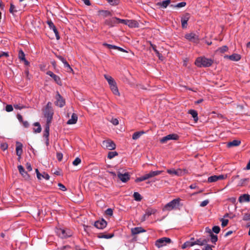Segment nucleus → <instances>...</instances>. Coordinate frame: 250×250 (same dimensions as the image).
Instances as JSON below:
<instances>
[{
    "label": "nucleus",
    "instance_id": "obj_16",
    "mask_svg": "<svg viewBox=\"0 0 250 250\" xmlns=\"http://www.w3.org/2000/svg\"><path fill=\"white\" fill-rule=\"evenodd\" d=\"M240 203L249 202L250 201V196L248 194H244L241 195L238 199Z\"/></svg>",
    "mask_w": 250,
    "mask_h": 250
},
{
    "label": "nucleus",
    "instance_id": "obj_38",
    "mask_svg": "<svg viewBox=\"0 0 250 250\" xmlns=\"http://www.w3.org/2000/svg\"><path fill=\"white\" fill-rule=\"evenodd\" d=\"M133 197L135 200L137 201H140L142 198L140 194L137 192H135L133 194Z\"/></svg>",
    "mask_w": 250,
    "mask_h": 250
},
{
    "label": "nucleus",
    "instance_id": "obj_50",
    "mask_svg": "<svg viewBox=\"0 0 250 250\" xmlns=\"http://www.w3.org/2000/svg\"><path fill=\"white\" fill-rule=\"evenodd\" d=\"M81 160L79 158L77 157L73 162V165L74 166H77L79 164H80L81 163Z\"/></svg>",
    "mask_w": 250,
    "mask_h": 250
},
{
    "label": "nucleus",
    "instance_id": "obj_10",
    "mask_svg": "<svg viewBox=\"0 0 250 250\" xmlns=\"http://www.w3.org/2000/svg\"><path fill=\"white\" fill-rule=\"evenodd\" d=\"M53 115V109H48L45 108L44 110V115L47 118V124H49L51 123Z\"/></svg>",
    "mask_w": 250,
    "mask_h": 250
},
{
    "label": "nucleus",
    "instance_id": "obj_64",
    "mask_svg": "<svg viewBox=\"0 0 250 250\" xmlns=\"http://www.w3.org/2000/svg\"><path fill=\"white\" fill-rule=\"evenodd\" d=\"M202 250H212V247L209 245H207Z\"/></svg>",
    "mask_w": 250,
    "mask_h": 250
},
{
    "label": "nucleus",
    "instance_id": "obj_35",
    "mask_svg": "<svg viewBox=\"0 0 250 250\" xmlns=\"http://www.w3.org/2000/svg\"><path fill=\"white\" fill-rule=\"evenodd\" d=\"M209 234L211 237V242H212L213 243H215L218 240L217 236L216 235L213 234L211 230H209Z\"/></svg>",
    "mask_w": 250,
    "mask_h": 250
},
{
    "label": "nucleus",
    "instance_id": "obj_43",
    "mask_svg": "<svg viewBox=\"0 0 250 250\" xmlns=\"http://www.w3.org/2000/svg\"><path fill=\"white\" fill-rule=\"evenodd\" d=\"M19 58L21 61L24 60V59H25V54L22 50H20L19 51Z\"/></svg>",
    "mask_w": 250,
    "mask_h": 250
},
{
    "label": "nucleus",
    "instance_id": "obj_29",
    "mask_svg": "<svg viewBox=\"0 0 250 250\" xmlns=\"http://www.w3.org/2000/svg\"><path fill=\"white\" fill-rule=\"evenodd\" d=\"M156 212V209L154 208H147L146 209L145 213H146V215H147V216L149 217L151 215L155 214Z\"/></svg>",
    "mask_w": 250,
    "mask_h": 250
},
{
    "label": "nucleus",
    "instance_id": "obj_27",
    "mask_svg": "<svg viewBox=\"0 0 250 250\" xmlns=\"http://www.w3.org/2000/svg\"><path fill=\"white\" fill-rule=\"evenodd\" d=\"M170 0H166L162 2H158L157 4L162 8H166L170 4Z\"/></svg>",
    "mask_w": 250,
    "mask_h": 250
},
{
    "label": "nucleus",
    "instance_id": "obj_5",
    "mask_svg": "<svg viewBox=\"0 0 250 250\" xmlns=\"http://www.w3.org/2000/svg\"><path fill=\"white\" fill-rule=\"evenodd\" d=\"M102 146L104 148L107 149L108 150H113L116 148V145L113 141L111 140H106L103 141L102 142Z\"/></svg>",
    "mask_w": 250,
    "mask_h": 250
},
{
    "label": "nucleus",
    "instance_id": "obj_25",
    "mask_svg": "<svg viewBox=\"0 0 250 250\" xmlns=\"http://www.w3.org/2000/svg\"><path fill=\"white\" fill-rule=\"evenodd\" d=\"M208 241L206 239L200 238L197 239L196 241L193 240L194 245H198L199 246H203L206 244Z\"/></svg>",
    "mask_w": 250,
    "mask_h": 250
},
{
    "label": "nucleus",
    "instance_id": "obj_28",
    "mask_svg": "<svg viewBox=\"0 0 250 250\" xmlns=\"http://www.w3.org/2000/svg\"><path fill=\"white\" fill-rule=\"evenodd\" d=\"M188 113L191 115L192 117L194 118V120L197 122L198 120V113L196 111L194 110H189Z\"/></svg>",
    "mask_w": 250,
    "mask_h": 250
},
{
    "label": "nucleus",
    "instance_id": "obj_21",
    "mask_svg": "<svg viewBox=\"0 0 250 250\" xmlns=\"http://www.w3.org/2000/svg\"><path fill=\"white\" fill-rule=\"evenodd\" d=\"M18 168L19 171V172L22 175V176L24 178H25L26 179L29 178V176L28 174L26 171H25L24 169L22 166H18Z\"/></svg>",
    "mask_w": 250,
    "mask_h": 250
},
{
    "label": "nucleus",
    "instance_id": "obj_15",
    "mask_svg": "<svg viewBox=\"0 0 250 250\" xmlns=\"http://www.w3.org/2000/svg\"><path fill=\"white\" fill-rule=\"evenodd\" d=\"M46 74L52 77L58 84L61 85V81L60 78L58 76L55 75L50 71L47 72Z\"/></svg>",
    "mask_w": 250,
    "mask_h": 250
},
{
    "label": "nucleus",
    "instance_id": "obj_20",
    "mask_svg": "<svg viewBox=\"0 0 250 250\" xmlns=\"http://www.w3.org/2000/svg\"><path fill=\"white\" fill-rule=\"evenodd\" d=\"M193 240H194V238L193 237L191 238L189 241L186 242L182 245V248L184 249L194 246Z\"/></svg>",
    "mask_w": 250,
    "mask_h": 250
},
{
    "label": "nucleus",
    "instance_id": "obj_22",
    "mask_svg": "<svg viewBox=\"0 0 250 250\" xmlns=\"http://www.w3.org/2000/svg\"><path fill=\"white\" fill-rule=\"evenodd\" d=\"M126 25L130 28H136L139 27V23L135 20H127Z\"/></svg>",
    "mask_w": 250,
    "mask_h": 250
},
{
    "label": "nucleus",
    "instance_id": "obj_54",
    "mask_svg": "<svg viewBox=\"0 0 250 250\" xmlns=\"http://www.w3.org/2000/svg\"><path fill=\"white\" fill-rule=\"evenodd\" d=\"M42 178L48 180L49 179L50 176L47 173L43 172L42 174H41V178Z\"/></svg>",
    "mask_w": 250,
    "mask_h": 250
},
{
    "label": "nucleus",
    "instance_id": "obj_40",
    "mask_svg": "<svg viewBox=\"0 0 250 250\" xmlns=\"http://www.w3.org/2000/svg\"><path fill=\"white\" fill-rule=\"evenodd\" d=\"M17 10L16 9L15 6L12 3H10V7L9 9V12L12 14L13 15H14L15 13L17 12Z\"/></svg>",
    "mask_w": 250,
    "mask_h": 250
},
{
    "label": "nucleus",
    "instance_id": "obj_17",
    "mask_svg": "<svg viewBox=\"0 0 250 250\" xmlns=\"http://www.w3.org/2000/svg\"><path fill=\"white\" fill-rule=\"evenodd\" d=\"M131 233L132 235H136L141 232H145L146 230L142 227H135L131 229Z\"/></svg>",
    "mask_w": 250,
    "mask_h": 250
},
{
    "label": "nucleus",
    "instance_id": "obj_30",
    "mask_svg": "<svg viewBox=\"0 0 250 250\" xmlns=\"http://www.w3.org/2000/svg\"><path fill=\"white\" fill-rule=\"evenodd\" d=\"M110 88L114 95L120 96V94L117 86V84L112 85V86L110 87Z\"/></svg>",
    "mask_w": 250,
    "mask_h": 250
},
{
    "label": "nucleus",
    "instance_id": "obj_51",
    "mask_svg": "<svg viewBox=\"0 0 250 250\" xmlns=\"http://www.w3.org/2000/svg\"><path fill=\"white\" fill-rule=\"evenodd\" d=\"M145 180H146V178L145 176L144 175H143V176H142L141 177L137 178L135 181L136 182H142V181H145Z\"/></svg>",
    "mask_w": 250,
    "mask_h": 250
},
{
    "label": "nucleus",
    "instance_id": "obj_62",
    "mask_svg": "<svg viewBox=\"0 0 250 250\" xmlns=\"http://www.w3.org/2000/svg\"><path fill=\"white\" fill-rule=\"evenodd\" d=\"M53 32H54L55 34V36H56V39L57 40H59L60 37V36H59V32L57 29V28H55L53 30Z\"/></svg>",
    "mask_w": 250,
    "mask_h": 250
},
{
    "label": "nucleus",
    "instance_id": "obj_24",
    "mask_svg": "<svg viewBox=\"0 0 250 250\" xmlns=\"http://www.w3.org/2000/svg\"><path fill=\"white\" fill-rule=\"evenodd\" d=\"M22 145L19 142H17V146L16 148L17 155L20 157L22 153Z\"/></svg>",
    "mask_w": 250,
    "mask_h": 250
},
{
    "label": "nucleus",
    "instance_id": "obj_58",
    "mask_svg": "<svg viewBox=\"0 0 250 250\" xmlns=\"http://www.w3.org/2000/svg\"><path fill=\"white\" fill-rule=\"evenodd\" d=\"M14 107H15V109H21L25 107V106L21 105L20 104H14Z\"/></svg>",
    "mask_w": 250,
    "mask_h": 250
},
{
    "label": "nucleus",
    "instance_id": "obj_14",
    "mask_svg": "<svg viewBox=\"0 0 250 250\" xmlns=\"http://www.w3.org/2000/svg\"><path fill=\"white\" fill-rule=\"evenodd\" d=\"M162 172L163 171L161 170L150 171L149 173L145 174V176L146 180H147L161 174Z\"/></svg>",
    "mask_w": 250,
    "mask_h": 250
},
{
    "label": "nucleus",
    "instance_id": "obj_19",
    "mask_svg": "<svg viewBox=\"0 0 250 250\" xmlns=\"http://www.w3.org/2000/svg\"><path fill=\"white\" fill-rule=\"evenodd\" d=\"M117 18L113 17L110 19L106 20L105 22L107 25L112 27L117 23Z\"/></svg>",
    "mask_w": 250,
    "mask_h": 250
},
{
    "label": "nucleus",
    "instance_id": "obj_46",
    "mask_svg": "<svg viewBox=\"0 0 250 250\" xmlns=\"http://www.w3.org/2000/svg\"><path fill=\"white\" fill-rule=\"evenodd\" d=\"M64 66L67 68V71L68 72H72L73 69L70 67V65L68 64V63L66 62V61L64 62H63Z\"/></svg>",
    "mask_w": 250,
    "mask_h": 250
},
{
    "label": "nucleus",
    "instance_id": "obj_26",
    "mask_svg": "<svg viewBox=\"0 0 250 250\" xmlns=\"http://www.w3.org/2000/svg\"><path fill=\"white\" fill-rule=\"evenodd\" d=\"M241 141L238 140H234L231 142H229L228 143L227 146L229 147H230L232 146H238L240 145Z\"/></svg>",
    "mask_w": 250,
    "mask_h": 250
},
{
    "label": "nucleus",
    "instance_id": "obj_55",
    "mask_svg": "<svg viewBox=\"0 0 250 250\" xmlns=\"http://www.w3.org/2000/svg\"><path fill=\"white\" fill-rule=\"evenodd\" d=\"M117 23H122L125 25H126L127 20H124V19H121L117 18Z\"/></svg>",
    "mask_w": 250,
    "mask_h": 250
},
{
    "label": "nucleus",
    "instance_id": "obj_47",
    "mask_svg": "<svg viewBox=\"0 0 250 250\" xmlns=\"http://www.w3.org/2000/svg\"><path fill=\"white\" fill-rule=\"evenodd\" d=\"M220 221L222 222L221 226L222 227H226L228 225L229 222V220L228 219H225L223 218L220 219Z\"/></svg>",
    "mask_w": 250,
    "mask_h": 250
},
{
    "label": "nucleus",
    "instance_id": "obj_63",
    "mask_svg": "<svg viewBox=\"0 0 250 250\" xmlns=\"http://www.w3.org/2000/svg\"><path fill=\"white\" fill-rule=\"evenodd\" d=\"M63 155L62 153H57V158L59 161H61L62 159Z\"/></svg>",
    "mask_w": 250,
    "mask_h": 250
},
{
    "label": "nucleus",
    "instance_id": "obj_2",
    "mask_svg": "<svg viewBox=\"0 0 250 250\" xmlns=\"http://www.w3.org/2000/svg\"><path fill=\"white\" fill-rule=\"evenodd\" d=\"M57 234L62 238H66L71 236V233L68 229H64L57 228L56 230Z\"/></svg>",
    "mask_w": 250,
    "mask_h": 250
},
{
    "label": "nucleus",
    "instance_id": "obj_6",
    "mask_svg": "<svg viewBox=\"0 0 250 250\" xmlns=\"http://www.w3.org/2000/svg\"><path fill=\"white\" fill-rule=\"evenodd\" d=\"M55 99L56 100V102H55L56 105L59 106L60 107H62L65 105V102L64 99L58 91L57 92Z\"/></svg>",
    "mask_w": 250,
    "mask_h": 250
},
{
    "label": "nucleus",
    "instance_id": "obj_53",
    "mask_svg": "<svg viewBox=\"0 0 250 250\" xmlns=\"http://www.w3.org/2000/svg\"><path fill=\"white\" fill-rule=\"evenodd\" d=\"M167 172L169 174L176 175V170L174 169H170L167 170Z\"/></svg>",
    "mask_w": 250,
    "mask_h": 250
},
{
    "label": "nucleus",
    "instance_id": "obj_9",
    "mask_svg": "<svg viewBox=\"0 0 250 250\" xmlns=\"http://www.w3.org/2000/svg\"><path fill=\"white\" fill-rule=\"evenodd\" d=\"M117 176L120 180L124 183L126 182L130 179V175L128 172L122 173L120 171H118Z\"/></svg>",
    "mask_w": 250,
    "mask_h": 250
},
{
    "label": "nucleus",
    "instance_id": "obj_42",
    "mask_svg": "<svg viewBox=\"0 0 250 250\" xmlns=\"http://www.w3.org/2000/svg\"><path fill=\"white\" fill-rule=\"evenodd\" d=\"M186 5V3L185 2H181L178 3L176 5H170L171 7H177V8H181L185 6Z\"/></svg>",
    "mask_w": 250,
    "mask_h": 250
},
{
    "label": "nucleus",
    "instance_id": "obj_3",
    "mask_svg": "<svg viewBox=\"0 0 250 250\" xmlns=\"http://www.w3.org/2000/svg\"><path fill=\"white\" fill-rule=\"evenodd\" d=\"M179 199H174L170 202L167 204L164 207V210H171L175 208L179 204Z\"/></svg>",
    "mask_w": 250,
    "mask_h": 250
},
{
    "label": "nucleus",
    "instance_id": "obj_49",
    "mask_svg": "<svg viewBox=\"0 0 250 250\" xmlns=\"http://www.w3.org/2000/svg\"><path fill=\"white\" fill-rule=\"evenodd\" d=\"M212 230L214 233L218 234L219 233V232L220 231V228L219 226H215L212 228Z\"/></svg>",
    "mask_w": 250,
    "mask_h": 250
},
{
    "label": "nucleus",
    "instance_id": "obj_8",
    "mask_svg": "<svg viewBox=\"0 0 250 250\" xmlns=\"http://www.w3.org/2000/svg\"><path fill=\"white\" fill-rule=\"evenodd\" d=\"M178 138V136L177 134H169L166 136H165L163 137L160 140V142L162 144L166 143L167 142L168 140H176Z\"/></svg>",
    "mask_w": 250,
    "mask_h": 250
},
{
    "label": "nucleus",
    "instance_id": "obj_32",
    "mask_svg": "<svg viewBox=\"0 0 250 250\" xmlns=\"http://www.w3.org/2000/svg\"><path fill=\"white\" fill-rule=\"evenodd\" d=\"M176 175L181 176L188 172V170L186 169H178L176 170Z\"/></svg>",
    "mask_w": 250,
    "mask_h": 250
},
{
    "label": "nucleus",
    "instance_id": "obj_57",
    "mask_svg": "<svg viewBox=\"0 0 250 250\" xmlns=\"http://www.w3.org/2000/svg\"><path fill=\"white\" fill-rule=\"evenodd\" d=\"M209 203L208 200H205L202 202L200 205V206L201 207H204L206 206Z\"/></svg>",
    "mask_w": 250,
    "mask_h": 250
},
{
    "label": "nucleus",
    "instance_id": "obj_31",
    "mask_svg": "<svg viewBox=\"0 0 250 250\" xmlns=\"http://www.w3.org/2000/svg\"><path fill=\"white\" fill-rule=\"evenodd\" d=\"M99 14L104 17H106L111 16V13L107 10H101L99 11Z\"/></svg>",
    "mask_w": 250,
    "mask_h": 250
},
{
    "label": "nucleus",
    "instance_id": "obj_4",
    "mask_svg": "<svg viewBox=\"0 0 250 250\" xmlns=\"http://www.w3.org/2000/svg\"><path fill=\"white\" fill-rule=\"evenodd\" d=\"M171 239L168 237H163L156 240L155 245L158 248L166 246L171 243Z\"/></svg>",
    "mask_w": 250,
    "mask_h": 250
},
{
    "label": "nucleus",
    "instance_id": "obj_37",
    "mask_svg": "<svg viewBox=\"0 0 250 250\" xmlns=\"http://www.w3.org/2000/svg\"><path fill=\"white\" fill-rule=\"evenodd\" d=\"M249 181V178H244L242 179L239 181L238 183V185L240 186H243L247 184L248 182Z\"/></svg>",
    "mask_w": 250,
    "mask_h": 250
},
{
    "label": "nucleus",
    "instance_id": "obj_23",
    "mask_svg": "<svg viewBox=\"0 0 250 250\" xmlns=\"http://www.w3.org/2000/svg\"><path fill=\"white\" fill-rule=\"evenodd\" d=\"M78 120V116L75 113H73L71 119L68 120L67 122V125H73L76 123Z\"/></svg>",
    "mask_w": 250,
    "mask_h": 250
},
{
    "label": "nucleus",
    "instance_id": "obj_34",
    "mask_svg": "<svg viewBox=\"0 0 250 250\" xmlns=\"http://www.w3.org/2000/svg\"><path fill=\"white\" fill-rule=\"evenodd\" d=\"M34 125L37 126L38 127L37 128H34V132L35 133H40L42 130L41 126L38 122H36L34 124Z\"/></svg>",
    "mask_w": 250,
    "mask_h": 250
},
{
    "label": "nucleus",
    "instance_id": "obj_1",
    "mask_svg": "<svg viewBox=\"0 0 250 250\" xmlns=\"http://www.w3.org/2000/svg\"><path fill=\"white\" fill-rule=\"evenodd\" d=\"M213 62V60L211 59L207 58L205 57H200L196 59L195 64L199 67H206L211 66Z\"/></svg>",
    "mask_w": 250,
    "mask_h": 250
},
{
    "label": "nucleus",
    "instance_id": "obj_45",
    "mask_svg": "<svg viewBox=\"0 0 250 250\" xmlns=\"http://www.w3.org/2000/svg\"><path fill=\"white\" fill-rule=\"evenodd\" d=\"M103 45L104 46L107 47L109 49H117V46L112 45L110 44H108L106 43H104Z\"/></svg>",
    "mask_w": 250,
    "mask_h": 250
},
{
    "label": "nucleus",
    "instance_id": "obj_59",
    "mask_svg": "<svg viewBox=\"0 0 250 250\" xmlns=\"http://www.w3.org/2000/svg\"><path fill=\"white\" fill-rule=\"evenodd\" d=\"M0 148L1 149L4 151L8 148V145L6 143H2L0 145Z\"/></svg>",
    "mask_w": 250,
    "mask_h": 250
},
{
    "label": "nucleus",
    "instance_id": "obj_7",
    "mask_svg": "<svg viewBox=\"0 0 250 250\" xmlns=\"http://www.w3.org/2000/svg\"><path fill=\"white\" fill-rule=\"evenodd\" d=\"M185 37L188 41L194 43H197L199 41L198 36L193 32L187 33Z\"/></svg>",
    "mask_w": 250,
    "mask_h": 250
},
{
    "label": "nucleus",
    "instance_id": "obj_44",
    "mask_svg": "<svg viewBox=\"0 0 250 250\" xmlns=\"http://www.w3.org/2000/svg\"><path fill=\"white\" fill-rule=\"evenodd\" d=\"M108 2L112 6H115L119 3V0H107Z\"/></svg>",
    "mask_w": 250,
    "mask_h": 250
},
{
    "label": "nucleus",
    "instance_id": "obj_12",
    "mask_svg": "<svg viewBox=\"0 0 250 250\" xmlns=\"http://www.w3.org/2000/svg\"><path fill=\"white\" fill-rule=\"evenodd\" d=\"M107 225L106 222L104 219L97 221L95 222L94 226L99 229H103Z\"/></svg>",
    "mask_w": 250,
    "mask_h": 250
},
{
    "label": "nucleus",
    "instance_id": "obj_61",
    "mask_svg": "<svg viewBox=\"0 0 250 250\" xmlns=\"http://www.w3.org/2000/svg\"><path fill=\"white\" fill-rule=\"evenodd\" d=\"M58 187H59V189L62 191L66 190V188H65V187L61 183L58 184Z\"/></svg>",
    "mask_w": 250,
    "mask_h": 250
},
{
    "label": "nucleus",
    "instance_id": "obj_39",
    "mask_svg": "<svg viewBox=\"0 0 250 250\" xmlns=\"http://www.w3.org/2000/svg\"><path fill=\"white\" fill-rule=\"evenodd\" d=\"M118 153L116 151H109L108 153L107 158L111 159L114 157L118 155Z\"/></svg>",
    "mask_w": 250,
    "mask_h": 250
},
{
    "label": "nucleus",
    "instance_id": "obj_36",
    "mask_svg": "<svg viewBox=\"0 0 250 250\" xmlns=\"http://www.w3.org/2000/svg\"><path fill=\"white\" fill-rule=\"evenodd\" d=\"M144 133V131L136 132L133 133L132 135V139L133 140H137L140 137V136Z\"/></svg>",
    "mask_w": 250,
    "mask_h": 250
},
{
    "label": "nucleus",
    "instance_id": "obj_11",
    "mask_svg": "<svg viewBox=\"0 0 250 250\" xmlns=\"http://www.w3.org/2000/svg\"><path fill=\"white\" fill-rule=\"evenodd\" d=\"M227 177V175H213L210 176L208 178V183L215 182L218 180H223Z\"/></svg>",
    "mask_w": 250,
    "mask_h": 250
},
{
    "label": "nucleus",
    "instance_id": "obj_13",
    "mask_svg": "<svg viewBox=\"0 0 250 250\" xmlns=\"http://www.w3.org/2000/svg\"><path fill=\"white\" fill-rule=\"evenodd\" d=\"M190 18V14L188 13H186L181 18V23L182 26L183 28H186L187 27L188 21L189 20Z\"/></svg>",
    "mask_w": 250,
    "mask_h": 250
},
{
    "label": "nucleus",
    "instance_id": "obj_48",
    "mask_svg": "<svg viewBox=\"0 0 250 250\" xmlns=\"http://www.w3.org/2000/svg\"><path fill=\"white\" fill-rule=\"evenodd\" d=\"M47 23L49 28H50V29H52L53 30V29H54L55 28H56L51 21H47Z\"/></svg>",
    "mask_w": 250,
    "mask_h": 250
},
{
    "label": "nucleus",
    "instance_id": "obj_56",
    "mask_svg": "<svg viewBox=\"0 0 250 250\" xmlns=\"http://www.w3.org/2000/svg\"><path fill=\"white\" fill-rule=\"evenodd\" d=\"M243 220L248 221L250 220V212L249 213H245L243 218Z\"/></svg>",
    "mask_w": 250,
    "mask_h": 250
},
{
    "label": "nucleus",
    "instance_id": "obj_60",
    "mask_svg": "<svg viewBox=\"0 0 250 250\" xmlns=\"http://www.w3.org/2000/svg\"><path fill=\"white\" fill-rule=\"evenodd\" d=\"M228 49V47L227 46H223L222 47L219 48V50L221 53H224L227 51Z\"/></svg>",
    "mask_w": 250,
    "mask_h": 250
},
{
    "label": "nucleus",
    "instance_id": "obj_33",
    "mask_svg": "<svg viewBox=\"0 0 250 250\" xmlns=\"http://www.w3.org/2000/svg\"><path fill=\"white\" fill-rule=\"evenodd\" d=\"M49 135V124H46L43 133V136L46 138H48Z\"/></svg>",
    "mask_w": 250,
    "mask_h": 250
},
{
    "label": "nucleus",
    "instance_id": "obj_41",
    "mask_svg": "<svg viewBox=\"0 0 250 250\" xmlns=\"http://www.w3.org/2000/svg\"><path fill=\"white\" fill-rule=\"evenodd\" d=\"M113 235H114L113 234L107 235L100 234L99 235L98 237L100 238L109 239L112 238L113 236Z\"/></svg>",
    "mask_w": 250,
    "mask_h": 250
},
{
    "label": "nucleus",
    "instance_id": "obj_18",
    "mask_svg": "<svg viewBox=\"0 0 250 250\" xmlns=\"http://www.w3.org/2000/svg\"><path fill=\"white\" fill-rule=\"evenodd\" d=\"M224 57L233 61H238L241 59L240 55L237 54H233L229 56L226 55Z\"/></svg>",
    "mask_w": 250,
    "mask_h": 250
},
{
    "label": "nucleus",
    "instance_id": "obj_52",
    "mask_svg": "<svg viewBox=\"0 0 250 250\" xmlns=\"http://www.w3.org/2000/svg\"><path fill=\"white\" fill-rule=\"evenodd\" d=\"M13 107L12 105L11 104H8L5 107V110L7 112H11V111H13Z\"/></svg>",
    "mask_w": 250,
    "mask_h": 250
}]
</instances>
